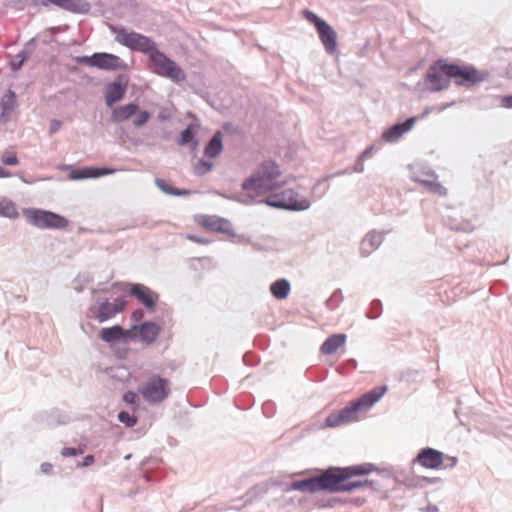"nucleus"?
<instances>
[{
	"label": "nucleus",
	"instance_id": "obj_12",
	"mask_svg": "<svg viewBox=\"0 0 512 512\" xmlns=\"http://www.w3.org/2000/svg\"><path fill=\"white\" fill-rule=\"evenodd\" d=\"M82 64L97 67L102 70H122L126 64L116 55L109 53H95L92 56H84L80 59Z\"/></svg>",
	"mask_w": 512,
	"mask_h": 512
},
{
	"label": "nucleus",
	"instance_id": "obj_43",
	"mask_svg": "<svg viewBox=\"0 0 512 512\" xmlns=\"http://www.w3.org/2000/svg\"><path fill=\"white\" fill-rule=\"evenodd\" d=\"M52 465L50 463H43L41 465V470L44 473H50L52 471Z\"/></svg>",
	"mask_w": 512,
	"mask_h": 512
},
{
	"label": "nucleus",
	"instance_id": "obj_7",
	"mask_svg": "<svg viewBox=\"0 0 512 512\" xmlns=\"http://www.w3.org/2000/svg\"><path fill=\"white\" fill-rule=\"evenodd\" d=\"M23 214L31 224L38 228L64 229L68 226L66 218L50 211L25 209Z\"/></svg>",
	"mask_w": 512,
	"mask_h": 512
},
{
	"label": "nucleus",
	"instance_id": "obj_28",
	"mask_svg": "<svg viewBox=\"0 0 512 512\" xmlns=\"http://www.w3.org/2000/svg\"><path fill=\"white\" fill-rule=\"evenodd\" d=\"M18 215L16 205L11 200H0V216L15 219Z\"/></svg>",
	"mask_w": 512,
	"mask_h": 512
},
{
	"label": "nucleus",
	"instance_id": "obj_13",
	"mask_svg": "<svg viewBox=\"0 0 512 512\" xmlns=\"http://www.w3.org/2000/svg\"><path fill=\"white\" fill-rule=\"evenodd\" d=\"M126 306V301L122 298H117L114 302L105 300L99 305H93L89 308L88 314L90 317L95 318L100 323H103L116 314L122 312Z\"/></svg>",
	"mask_w": 512,
	"mask_h": 512
},
{
	"label": "nucleus",
	"instance_id": "obj_21",
	"mask_svg": "<svg viewBox=\"0 0 512 512\" xmlns=\"http://www.w3.org/2000/svg\"><path fill=\"white\" fill-rule=\"evenodd\" d=\"M345 334H333L328 337L321 346V352L325 355H331L335 353L340 347L346 342Z\"/></svg>",
	"mask_w": 512,
	"mask_h": 512
},
{
	"label": "nucleus",
	"instance_id": "obj_31",
	"mask_svg": "<svg viewBox=\"0 0 512 512\" xmlns=\"http://www.w3.org/2000/svg\"><path fill=\"white\" fill-rule=\"evenodd\" d=\"M212 166L213 165L209 162H206L204 160H199L194 165V172L198 175H202V174L209 172L212 169Z\"/></svg>",
	"mask_w": 512,
	"mask_h": 512
},
{
	"label": "nucleus",
	"instance_id": "obj_3",
	"mask_svg": "<svg viewBox=\"0 0 512 512\" xmlns=\"http://www.w3.org/2000/svg\"><path fill=\"white\" fill-rule=\"evenodd\" d=\"M286 184L278 165L273 161L263 162L257 170L246 179L242 188L251 196L273 192Z\"/></svg>",
	"mask_w": 512,
	"mask_h": 512
},
{
	"label": "nucleus",
	"instance_id": "obj_26",
	"mask_svg": "<svg viewBox=\"0 0 512 512\" xmlns=\"http://www.w3.org/2000/svg\"><path fill=\"white\" fill-rule=\"evenodd\" d=\"M221 132H217L214 134L212 139L209 141L205 148V155L209 158H215L222 151V139Z\"/></svg>",
	"mask_w": 512,
	"mask_h": 512
},
{
	"label": "nucleus",
	"instance_id": "obj_42",
	"mask_svg": "<svg viewBox=\"0 0 512 512\" xmlns=\"http://www.w3.org/2000/svg\"><path fill=\"white\" fill-rule=\"evenodd\" d=\"M61 123L59 121H52L50 125V132L55 133L59 130Z\"/></svg>",
	"mask_w": 512,
	"mask_h": 512
},
{
	"label": "nucleus",
	"instance_id": "obj_16",
	"mask_svg": "<svg viewBox=\"0 0 512 512\" xmlns=\"http://www.w3.org/2000/svg\"><path fill=\"white\" fill-rule=\"evenodd\" d=\"M113 170L107 168H94V167H85L82 169H74L69 173L70 180H81L87 178H97L100 176L108 175L112 173Z\"/></svg>",
	"mask_w": 512,
	"mask_h": 512
},
{
	"label": "nucleus",
	"instance_id": "obj_9",
	"mask_svg": "<svg viewBox=\"0 0 512 512\" xmlns=\"http://www.w3.org/2000/svg\"><path fill=\"white\" fill-rule=\"evenodd\" d=\"M269 206L290 210H305L310 206L307 198L300 196L292 189L276 193L266 199Z\"/></svg>",
	"mask_w": 512,
	"mask_h": 512
},
{
	"label": "nucleus",
	"instance_id": "obj_20",
	"mask_svg": "<svg viewBox=\"0 0 512 512\" xmlns=\"http://www.w3.org/2000/svg\"><path fill=\"white\" fill-rule=\"evenodd\" d=\"M200 226L217 232H224L227 229L228 222L216 216H200L197 219Z\"/></svg>",
	"mask_w": 512,
	"mask_h": 512
},
{
	"label": "nucleus",
	"instance_id": "obj_19",
	"mask_svg": "<svg viewBox=\"0 0 512 512\" xmlns=\"http://www.w3.org/2000/svg\"><path fill=\"white\" fill-rule=\"evenodd\" d=\"M137 110L138 106L133 103L115 107L111 112V121L115 123L127 121L136 114Z\"/></svg>",
	"mask_w": 512,
	"mask_h": 512
},
{
	"label": "nucleus",
	"instance_id": "obj_27",
	"mask_svg": "<svg viewBox=\"0 0 512 512\" xmlns=\"http://www.w3.org/2000/svg\"><path fill=\"white\" fill-rule=\"evenodd\" d=\"M271 293L277 299H285L290 292V284L285 279H279L271 285Z\"/></svg>",
	"mask_w": 512,
	"mask_h": 512
},
{
	"label": "nucleus",
	"instance_id": "obj_11",
	"mask_svg": "<svg viewBox=\"0 0 512 512\" xmlns=\"http://www.w3.org/2000/svg\"><path fill=\"white\" fill-rule=\"evenodd\" d=\"M422 467L427 469H441L448 466L452 467L456 464L457 460L454 457L445 458L443 453L433 448L422 449L416 459Z\"/></svg>",
	"mask_w": 512,
	"mask_h": 512
},
{
	"label": "nucleus",
	"instance_id": "obj_6",
	"mask_svg": "<svg viewBox=\"0 0 512 512\" xmlns=\"http://www.w3.org/2000/svg\"><path fill=\"white\" fill-rule=\"evenodd\" d=\"M304 18L313 24L318 33L319 39L328 54H335L337 52V33L336 31L324 20L319 18L315 13L310 10H303Z\"/></svg>",
	"mask_w": 512,
	"mask_h": 512
},
{
	"label": "nucleus",
	"instance_id": "obj_34",
	"mask_svg": "<svg viewBox=\"0 0 512 512\" xmlns=\"http://www.w3.org/2000/svg\"><path fill=\"white\" fill-rule=\"evenodd\" d=\"M376 235L369 234L366 238L363 239L361 246L363 250H368L369 248H373L375 245H379L380 241H378Z\"/></svg>",
	"mask_w": 512,
	"mask_h": 512
},
{
	"label": "nucleus",
	"instance_id": "obj_37",
	"mask_svg": "<svg viewBox=\"0 0 512 512\" xmlns=\"http://www.w3.org/2000/svg\"><path fill=\"white\" fill-rule=\"evenodd\" d=\"M500 104L504 108L512 109V95L501 97Z\"/></svg>",
	"mask_w": 512,
	"mask_h": 512
},
{
	"label": "nucleus",
	"instance_id": "obj_38",
	"mask_svg": "<svg viewBox=\"0 0 512 512\" xmlns=\"http://www.w3.org/2000/svg\"><path fill=\"white\" fill-rule=\"evenodd\" d=\"M186 238L190 241H193V242H196V243H199V244H207L208 243V240L206 239H201V238H198L194 235H191V234H188L186 236Z\"/></svg>",
	"mask_w": 512,
	"mask_h": 512
},
{
	"label": "nucleus",
	"instance_id": "obj_5",
	"mask_svg": "<svg viewBox=\"0 0 512 512\" xmlns=\"http://www.w3.org/2000/svg\"><path fill=\"white\" fill-rule=\"evenodd\" d=\"M149 61L151 70L159 76L166 77L176 83L186 79V74L181 67L158 49L150 55Z\"/></svg>",
	"mask_w": 512,
	"mask_h": 512
},
{
	"label": "nucleus",
	"instance_id": "obj_35",
	"mask_svg": "<svg viewBox=\"0 0 512 512\" xmlns=\"http://www.w3.org/2000/svg\"><path fill=\"white\" fill-rule=\"evenodd\" d=\"M123 400L130 405H136L137 395L133 391H128L123 395Z\"/></svg>",
	"mask_w": 512,
	"mask_h": 512
},
{
	"label": "nucleus",
	"instance_id": "obj_30",
	"mask_svg": "<svg viewBox=\"0 0 512 512\" xmlns=\"http://www.w3.org/2000/svg\"><path fill=\"white\" fill-rule=\"evenodd\" d=\"M118 419L128 427H132L137 423V418L126 411H121L118 415Z\"/></svg>",
	"mask_w": 512,
	"mask_h": 512
},
{
	"label": "nucleus",
	"instance_id": "obj_8",
	"mask_svg": "<svg viewBox=\"0 0 512 512\" xmlns=\"http://www.w3.org/2000/svg\"><path fill=\"white\" fill-rule=\"evenodd\" d=\"M139 393L149 403H160L170 393L169 381L158 375H153L141 386Z\"/></svg>",
	"mask_w": 512,
	"mask_h": 512
},
{
	"label": "nucleus",
	"instance_id": "obj_2",
	"mask_svg": "<svg viewBox=\"0 0 512 512\" xmlns=\"http://www.w3.org/2000/svg\"><path fill=\"white\" fill-rule=\"evenodd\" d=\"M383 395L384 386L374 388L361 397L350 401L339 411L331 413L325 420V426L335 428L361 420L381 400Z\"/></svg>",
	"mask_w": 512,
	"mask_h": 512
},
{
	"label": "nucleus",
	"instance_id": "obj_23",
	"mask_svg": "<svg viewBox=\"0 0 512 512\" xmlns=\"http://www.w3.org/2000/svg\"><path fill=\"white\" fill-rule=\"evenodd\" d=\"M160 332V327L153 322H145L139 327L141 339L147 344L153 343Z\"/></svg>",
	"mask_w": 512,
	"mask_h": 512
},
{
	"label": "nucleus",
	"instance_id": "obj_36",
	"mask_svg": "<svg viewBox=\"0 0 512 512\" xmlns=\"http://www.w3.org/2000/svg\"><path fill=\"white\" fill-rule=\"evenodd\" d=\"M80 453H82V451H79L76 448H72V447H65L61 451V455L64 457L76 456Z\"/></svg>",
	"mask_w": 512,
	"mask_h": 512
},
{
	"label": "nucleus",
	"instance_id": "obj_41",
	"mask_svg": "<svg viewBox=\"0 0 512 512\" xmlns=\"http://www.w3.org/2000/svg\"><path fill=\"white\" fill-rule=\"evenodd\" d=\"M144 316V313L142 310H136L133 312L132 314V318L135 320V321H140Z\"/></svg>",
	"mask_w": 512,
	"mask_h": 512
},
{
	"label": "nucleus",
	"instance_id": "obj_29",
	"mask_svg": "<svg viewBox=\"0 0 512 512\" xmlns=\"http://www.w3.org/2000/svg\"><path fill=\"white\" fill-rule=\"evenodd\" d=\"M1 162L4 165L15 166L19 163L18 158L15 153L11 151H5L1 156Z\"/></svg>",
	"mask_w": 512,
	"mask_h": 512
},
{
	"label": "nucleus",
	"instance_id": "obj_4",
	"mask_svg": "<svg viewBox=\"0 0 512 512\" xmlns=\"http://www.w3.org/2000/svg\"><path fill=\"white\" fill-rule=\"evenodd\" d=\"M110 30L115 34V40L118 43L131 50L140 51L150 56L157 49L155 42L145 35L133 31L128 32L123 28H117L112 25Z\"/></svg>",
	"mask_w": 512,
	"mask_h": 512
},
{
	"label": "nucleus",
	"instance_id": "obj_17",
	"mask_svg": "<svg viewBox=\"0 0 512 512\" xmlns=\"http://www.w3.org/2000/svg\"><path fill=\"white\" fill-rule=\"evenodd\" d=\"M126 92V85L121 84L120 82H112L106 86L105 90V102L108 107H112V105L124 97Z\"/></svg>",
	"mask_w": 512,
	"mask_h": 512
},
{
	"label": "nucleus",
	"instance_id": "obj_14",
	"mask_svg": "<svg viewBox=\"0 0 512 512\" xmlns=\"http://www.w3.org/2000/svg\"><path fill=\"white\" fill-rule=\"evenodd\" d=\"M449 65L444 61H438L430 67L426 79L432 90L440 91L448 87L451 77L448 76L446 67H449Z\"/></svg>",
	"mask_w": 512,
	"mask_h": 512
},
{
	"label": "nucleus",
	"instance_id": "obj_33",
	"mask_svg": "<svg viewBox=\"0 0 512 512\" xmlns=\"http://www.w3.org/2000/svg\"><path fill=\"white\" fill-rule=\"evenodd\" d=\"M134 116L133 124L136 127L144 125L150 118V114L147 111H137Z\"/></svg>",
	"mask_w": 512,
	"mask_h": 512
},
{
	"label": "nucleus",
	"instance_id": "obj_25",
	"mask_svg": "<svg viewBox=\"0 0 512 512\" xmlns=\"http://www.w3.org/2000/svg\"><path fill=\"white\" fill-rule=\"evenodd\" d=\"M198 133V127L195 125L188 126L184 131H182L180 139L178 140V144L183 146L187 144H192V149H196L198 146V141L194 138Z\"/></svg>",
	"mask_w": 512,
	"mask_h": 512
},
{
	"label": "nucleus",
	"instance_id": "obj_15",
	"mask_svg": "<svg viewBox=\"0 0 512 512\" xmlns=\"http://www.w3.org/2000/svg\"><path fill=\"white\" fill-rule=\"evenodd\" d=\"M130 294L135 296L148 309L154 308L157 297L148 287L142 284H133L130 288Z\"/></svg>",
	"mask_w": 512,
	"mask_h": 512
},
{
	"label": "nucleus",
	"instance_id": "obj_24",
	"mask_svg": "<svg viewBox=\"0 0 512 512\" xmlns=\"http://www.w3.org/2000/svg\"><path fill=\"white\" fill-rule=\"evenodd\" d=\"M99 336L103 341L112 343L120 340L124 336V330L121 326L115 325L110 328L101 329Z\"/></svg>",
	"mask_w": 512,
	"mask_h": 512
},
{
	"label": "nucleus",
	"instance_id": "obj_40",
	"mask_svg": "<svg viewBox=\"0 0 512 512\" xmlns=\"http://www.w3.org/2000/svg\"><path fill=\"white\" fill-rule=\"evenodd\" d=\"M94 462V456L93 455H87L84 457L83 462L79 465L81 467H86L91 465Z\"/></svg>",
	"mask_w": 512,
	"mask_h": 512
},
{
	"label": "nucleus",
	"instance_id": "obj_1",
	"mask_svg": "<svg viewBox=\"0 0 512 512\" xmlns=\"http://www.w3.org/2000/svg\"><path fill=\"white\" fill-rule=\"evenodd\" d=\"M368 470L362 466L329 469L319 476L294 481L292 489L314 493L327 490L330 492H349L367 484V481H353L352 477L364 475Z\"/></svg>",
	"mask_w": 512,
	"mask_h": 512
},
{
	"label": "nucleus",
	"instance_id": "obj_39",
	"mask_svg": "<svg viewBox=\"0 0 512 512\" xmlns=\"http://www.w3.org/2000/svg\"><path fill=\"white\" fill-rule=\"evenodd\" d=\"M24 60H25L24 56H22L19 60H13L11 62L12 69L13 70H18L22 66Z\"/></svg>",
	"mask_w": 512,
	"mask_h": 512
},
{
	"label": "nucleus",
	"instance_id": "obj_22",
	"mask_svg": "<svg viewBox=\"0 0 512 512\" xmlns=\"http://www.w3.org/2000/svg\"><path fill=\"white\" fill-rule=\"evenodd\" d=\"M50 2L73 12L85 13L88 12L90 6L85 0H49Z\"/></svg>",
	"mask_w": 512,
	"mask_h": 512
},
{
	"label": "nucleus",
	"instance_id": "obj_18",
	"mask_svg": "<svg viewBox=\"0 0 512 512\" xmlns=\"http://www.w3.org/2000/svg\"><path fill=\"white\" fill-rule=\"evenodd\" d=\"M416 119L411 117L407 119L403 123L396 124L386 130V141L394 142L397 141L400 137H402L405 133L410 131L414 126Z\"/></svg>",
	"mask_w": 512,
	"mask_h": 512
},
{
	"label": "nucleus",
	"instance_id": "obj_44",
	"mask_svg": "<svg viewBox=\"0 0 512 512\" xmlns=\"http://www.w3.org/2000/svg\"><path fill=\"white\" fill-rule=\"evenodd\" d=\"M10 176V172L0 167V178H6Z\"/></svg>",
	"mask_w": 512,
	"mask_h": 512
},
{
	"label": "nucleus",
	"instance_id": "obj_32",
	"mask_svg": "<svg viewBox=\"0 0 512 512\" xmlns=\"http://www.w3.org/2000/svg\"><path fill=\"white\" fill-rule=\"evenodd\" d=\"M15 104V94L9 91L2 99V106L4 109V113L8 112L10 108H12Z\"/></svg>",
	"mask_w": 512,
	"mask_h": 512
},
{
	"label": "nucleus",
	"instance_id": "obj_10",
	"mask_svg": "<svg viewBox=\"0 0 512 512\" xmlns=\"http://www.w3.org/2000/svg\"><path fill=\"white\" fill-rule=\"evenodd\" d=\"M446 72L448 73V76L455 80L456 84L464 86H471L476 83H480L486 78L485 73L478 71L472 66L450 64L449 67H446Z\"/></svg>",
	"mask_w": 512,
	"mask_h": 512
}]
</instances>
